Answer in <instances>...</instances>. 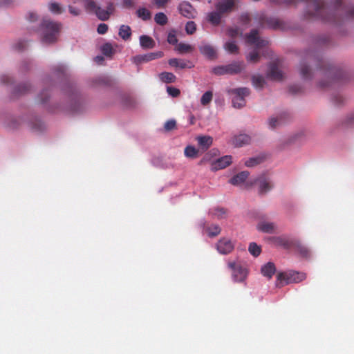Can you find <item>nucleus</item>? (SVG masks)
Masks as SVG:
<instances>
[{"instance_id": "61", "label": "nucleus", "mask_w": 354, "mask_h": 354, "mask_svg": "<svg viewBox=\"0 0 354 354\" xmlns=\"http://www.w3.org/2000/svg\"><path fill=\"white\" fill-rule=\"evenodd\" d=\"M68 10H69L70 13L72 14L74 16L79 15L80 12L79 9L75 8H74L73 6H71L68 7Z\"/></svg>"}, {"instance_id": "17", "label": "nucleus", "mask_w": 354, "mask_h": 354, "mask_svg": "<svg viewBox=\"0 0 354 354\" xmlns=\"http://www.w3.org/2000/svg\"><path fill=\"white\" fill-rule=\"evenodd\" d=\"M223 17V15H221L218 10L216 9V10L210 12L207 15V20L208 22H209L212 25L214 26H218L221 22V19Z\"/></svg>"}, {"instance_id": "11", "label": "nucleus", "mask_w": 354, "mask_h": 354, "mask_svg": "<svg viewBox=\"0 0 354 354\" xmlns=\"http://www.w3.org/2000/svg\"><path fill=\"white\" fill-rule=\"evenodd\" d=\"M295 239H291L285 235L272 238V241L275 245L282 247L284 249L292 248L295 244Z\"/></svg>"}, {"instance_id": "29", "label": "nucleus", "mask_w": 354, "mask_h": 354, "mask_svg": "<svg viewBox=\"0 0 354 354\" xmlns=\"http://www.w3.org/2000/svg\"><path fill=\"white\" fill-rule=\"evenodd\" d=\"M175 50L180 54H185L192 53L194 50V47L189 44L179 43L176 45Z\"/></svg>"}, {"instance_id": "30", "label": "nucleus", "mask_w": 354, "mask_h": 354, "mask_svg": "<svg viewBox=\"0 0 354 354\" xmlns=\"http://www.w3.org/2000/svg\"><path fill=\"white\" fill-rule=\"evenodd\" d=\"M159 77L162 82L173 83L176 82V77L172 73L162 72L159 74Z\"/></svg>"}, {"instance_id": "58", "label": "nucleus", "mask_w": 354, "mask_h": 354, "mask_svg": "<svg viewBox=\"0 0 354 354\" xmlns=\"http://www.w3.org/2000/svg\"><path fill=\"white\" fill-rule=\"evenodd\" d=\"M135 5L133 0H123L122 1V6L124 8H133Z\"/></svg>"}, {"instance_id": "18", "label": "nucleus", "mask_w": 354, "mask_h": 354, "mask_svg": "<svg viewBox=\"0 0 354 354\" xmlns=\"http://www.w3.org/2000/svg\"><path fill=\"white\" fill-rule=\"evenodd\" d=\"M226 73L230 75H235L241 72L244 68V64L241 62H233L226 65Z\"/></svg>"}, {"instance_id": "33", "label": "nucleus", "mask_w": 354, "mask_h": 354, "mask_svg": "<svg viewBox=\"0 0 354 354\" xmlns=\"http://www.w3.org/2000/svg\"><path fill=\"white\" fill-rule=\"evenodd\" d=\"M137 15L144 21L150 19L151 17V12L145 8H139L137 10Z\"/></svg>"}, {"instance_id": "13", "label": "nucleus", "mask_w": 354, "mask_h": 354, "mask_svg": "<svg viewBox=\"0 0 354 354\" xmlns=\"http://www.w3.org/2000/svg\"><path fill=\"white\" fill-rule=\"evenodd\" d=\"M180 13L186 18L193 19L196 15L194 7L187 1H183L178 6Z\"/></svg>"}, {"instance_id": "59", "label": "nucleus", "mask_w": 354, "mask_h": 354, "mask_svg": "<svg viewBox=\"0 0 354 354\" xmlns=\"http://www.w3.org/2000/svg\"><path fill=\"white\" fill-rule=\"evenodd\" d=\"M278 123H279L278 120L274 118H272L269 120V126L272 129L275 128L278 125Z\"/></svg>"}, {"instance_id": "56", "label": "nucleus", "mask_w": 354, "mask_h": 354, "mask_svg": "<svg viewBox=\"0 0 354 354\" xmlns=\"http://www.w3.org/2000/svg\"><path fill=\"white\" fill-rule=\"evenodd\" d=\"M54 73L57 75H59V74L65 75L66 68L64 66H62V65L57 66L54 68Z\"/></svg>"}, {"instance_id": "42", "label": "nucleus", "mask_w": 354, "mask_h": 354, "mask_svg": "<svg viewBox=\"0 0 354 354\" xmlns=\"http://www.w3.org/2000/svg\"><path fill=\"white\" fill-rule=\"evenodd\" d=\"M210 214L213 216L218 219H221L225 217L226 212L223 208H216L214 209H212Z\"/></svg>"}, {"instance_id": "44", "label": "nucleus", "mask_w": 354, "mask_h": 354, "mask_svg": "<svg viewBox=\"0 0 354 354\" xmlns=\"http://www.w3.org/2000/svg\"><path fill=\"white\" fill-rule=\"evenodd\" d=\"M207 232L209 236L214 237L220 234L221 228L218 225H214L207 228Z\"/></svg>"}, {"instance_id": "23", "label": "nucleus", "mask_w": 354, "mask_h": 354, "mask_svg": "<svg viewBox=\"0 0 354 354\" xmlns=\"http://www.w3.org/2000/svg\"><path fill=\"white\" fill-rule=\"evenodd\" d=\"M249 174V172L247 171H241L232 178L230 180V183L234 185H239L243 183L248 178Z\"/></svg>"}, {"instance_id": "26", "label": "nucleus", "mask_w": 354, "mask_h": 354, "mask_svg": "<svg viewBox=\"0 0 354 354\" xmlns=\"http://www.w3.org/2000/svg\"><path fill=\"white\" fill-rule=\"evenodd\" d=\"M257 229L265 233H272L274 231L275 225L273 223L260 222L257 225Z\"/></svg>"}, {"instance_id": "5", "label": "nucleus", "mask_w": 354, "mask_h": 354, "mask_svg": "<svg viewBox=\"0 0 354 354\" xmlns=\"http://www.w3.org/2000/svg\"><path fill=\"white\" fill-rule=\"evenodd\" d=\"M230 93L235 95L232 99L234 107L241 109L245 106V97L250 95V91L248 88L243 87L232 89Z\"/></svg>"}, {"instance_id": "10", "label": "nucleus", "mask_w": 354, "mask_h": 354, "mask_svg": "<svg viewBox=\"0 0 354 354\" xmlns=\"http://www.w3.org/2000/svg\"><path fill=\"white\" fill-rule=\"evenodd\" d=\"M236 0H220L215 4V8L223 16L231 12L236 7Z\"/></svg>"}, {"instance_id": "14", "label": "nucleus", "mask_w": 354, "mask_h": 354, "mask_svg": "<svg viewBox=\"0 0 354 354\" xmlns=\"http://www.w3.org/2000/svg\"><path fill=\"white\" fill-rule=\"evenodd\" d=\"M232 162V156H225L221 157L216 160L214 161L212 163L211 169L213 171H216L219 169H222L227 167Z\"/></svg>"}, {"instance_id": "19", "label": "nucleus", "mask_w": 354, "mask_h": 354, "mask_svg": "<svg viewBox=\"0 0 354 354\" xmlns=\"http://www.w3.org/2000/svg\"><path fill=\"white\" fill-rule=\"evenodd\" d=\"M200 52L207 57L209 59H214L216 58V52L213 46L205 44L204 46H200L199 48Z\"/></svg>"}, {"instance_id": "7", "label": "nucleus", "mask_w": 354, "mask_h": 354, "mask_svg": "<svg viewBox=\"0 0 354 354\" xmlns=\"http://www.w3.org/2000/svg\"><path fill=\"white\" fill-rule=\"evenodd\" d=\"M163 52L160 50L151 52L144 55H136L132 57V62L136 65H140L143 63H147L161 58L163 57Z\"/></svg>"}, {"instance_id": "37", "label": "nucleus", "mask_w": 354, "mask_h": 354, "mask_svg": "<svg viewBox=\"0 0 354 354\" xmlns=\"http://www.w3.org/2000/svg\"><path fill=\"white\" fill-rule=\"evenodd\" d=\"M198 151L193 146H187L185 149V156L187 158H194L197 156Z\"/></svg>"}, {"instance_id": "43", "label": "nucleus", "mask_w": 354, "mask_h": 354, "mask_svg": "<svg viewBox=\"0 0 354 354\" xmlns=\"http://www.w3.org/2000/svg\"><path fill=\"white\" fill-rule=\"evenodd\" d=\"M330 40L326 36L319 37L315 42V44L318 47L328 46L329 45Z\"/></svg>"}, {"instance_id": "63", "label": "nucleus", "mask_w": 354, "mask_h": 354, "mask_svg": "<svg viewBox=\"0 0 354 354\" xmlns=\"http://www.w3.org/2000/svg\"><path fill=\"white\" fill-rule=\"evenodd\" d=\"M1 81L6 84H8L12 82V78L6 75H2Z\"/></svg>"}, {"instance_id": "39", "label": "nucleus", "mask_w": 354, "mask_h": 354, "mask_svg": "<svg viewBox=\"0 0 354 354\" xmlns=\"http://www.w3.org/2000/svg\"><path fill=\"white\" fill-rule=\"evenodd\" d=\"M248 250L250 253L254 257H258L261 252V247L254 242L250 243Z\"/></svg>"}, {"instance_id": "32", "label": "nucleus", "mask_w": 354, "mask_h": 354, "mask_svg": "<svg viewBox=\"0 0 354 354\" xmlns=\"http://www.w3.org/2000/svg\"><path fill=\"white\" fill-rule=\"evenodd\" d=\"M156 23L160 26H165L168 22V18L163 12H158L154 17Z\"/></svg>"}, {"instance_id": "50", "label": "nucleus", "mask_w": 354, "mask_h": 354, "mask_svg": "<svg viewBox=\"0 0 354 354\" xmlns=\"http://www.w3.org/2000/svg\"><path fill=\"white\" fill-rule=\"evenodd\" d=\"M176 122L174 120H169L167 121L164 125V128L165 131H169L174 129H176Z\"/></svg>"}, {"instance_id": "35", "label": "nucleus", "mask_w": 354, "mask_h": 354, "mask_svg": "<svg viewBox=\"0 0 354 354\" xmlns=\"http://www.w3.org/2000/svg\"><path fill=\"white\" fill-rule=\"evenodd\" d=\"M102 53L106 57H111L114 54V49L110 43L104 44L101 48Z\"/></svg>"}, {"instance_id": "28", "label": "nucleus", "mask_w": 354, "mask_h": 354, "mask_svg": "<svg viewBox=\"0 0 354 354\" xmlns=\"http://www.w3.org/2000/svg\"><path fill=\"white\" fill-rule=\"evenodd\" d=\"M118 35L124 40H128L131 36V29L129 26L122 25L119 29Z\"/></svg>"}, {"instance_id": "55", "label": "nucleus", "mask_w": 354, "mask_h": 354, "mask_svg": "<svg viewBox=\"0 0 354 354\" xmlns=\"http://www.w3.org/2000/svg\"><path fill=\"white\" fill-rule=\"evenodd\" d=\"M289 91L292 94H297L301 91V87L297 84L292 85L289 87Z\"/></svg>"}, {"instance_id": "2", "label": "nucleus", "mask_w": 354, "mask_h": 354, "mask_svg": "<svg viewBox=\"0 0 354 354\" xmlns=\"http://www.w3.org/2000/svg\"><path fill=\"white\" fill-rule=\"evenodd\" d=\"M62 25L50 19H44L41 24L43 31L42 41L46 44H52L57 39Z\"/></svg>"}, {"instance_id": "21", "label": "nucleus", "mask_w": 354, "mask_h": 354, "mask_svg": "<svg viewBox=\"0 0 354 354\" xmlns=\"http://www.w3.org/2000/svg\"><path fill=\"white\" fill-rule=\"evenodd\" d=\"M140 44L144 49H151L156 46L155 41L147 35H141L140 37Z\"/></svg>"}, {"instance_id": "15", "label": "nucleus", "mask_w": 354, "mask_h": 354, "mask_svg": "<svg viewBox=\"0 0 354 354\" xmlns=\"http://www.w3.org/2000/svg\"><path fill=\"white\" fill-rule=\"evenodd\" d=\"M268 77L273 80H281L283 79V74L276 63L270 64Z\"/></svg>"}, {"instance_id": "60", "label": "nucleus", "mask_w": 354, "mask_h": 354, "mask_svg": "<svg viewBox=\"0 0 354 354\" xmlns=\"http://www.w3.org/2000/svg\"><path fill=\"white\" fill-rule=\"evenodd\" d=\"M106 11L109 12V15L110 16L113 12L114 11V5L112 2H109L106 6Z\"/></svg>"}, {"instance_id": "22", "label": "nucleus", "mask_w": 354, "mask_h": 354, "mask_svg": "<svg viewBox=\"0 0 354 354\" xmlns=\"http://www.w3.org/2000/svg\"><path fill=\"white\" fill-rule=\"evenodd\" d=\"M196 140L203 150H207L212 145L213 141L212 138L209 136H198Z\"/></svg>"}, {"instance_id": "27", "label": "nucleus", "mask_w": 354, "mask_h": 354, "mask_svg": "<svg viewBox=\"0 0 354 354\" xmlns=\"http://www.w3.org/2000/svg\"><path fill=\"white\" fill-rule=\"evenodd\" d=\"M258 181L259 183V193L261 194L267 193L272 187L270 182L263 177L259 178Z\"/></svg>"}, {"instance_id": "1", "label": "nucleus", "mask_w": 354, "mask_h": 354, "mask_svg": "<svg viewBox=\"0 0 354 354\" xmlns=\"http://www.w3.org/2000/svg\"><path fill=\"white\" fill-rule=\"evenodd\" d=\"M310 64L315 66L316 70L320 71L324 75L330 77L334 80H346L348 78V73L342 68L332 65L319 57L315 51L307 50L300 62L299 71L304 80H310L313 78L314 71Z\"/></svg>"}, {"instance_id": "57", "label": "nucleus", "mask_w": 354, "mask_h": 354, "mask_svg": "<svg viewBox=\"0 0 354 354\" xmlns=\"http://www.w3.org/2000/svg\"><path fill=\"white\" fill-rule=\"evenodd\" d=\"M170 0H155L154 3L156 6L158 8H161L165 6V5Z\"/></svg>"}, {"instance_id": "41", "label": "nucleus", "mask_w": 354, "mask_h": 354, "mask_svg": "<svg viewBox=\"0 0 354 354\" xmlns=\"http://www.w3.org/2000/svg\"><path fill=\"white\" fill-rule=\"evenodd\" d=\"M48 9L51 12L54 14H61L64 11L63 8L60 6V5L55 2L49 3Z\"/></svg>"}, {"instance_id": "49", "label": "nucleus", "mask_w": 354, "mask_h": 354, "mask_svg": "<svg viewBox=\"0 0 354 354\" xmlns=\"http://www.w3.org/2000/svg\"><path fill=\"white\" fill-rule=\"evenodd\" d=\"M167 91L168 94L173 97H176L180 94V91L178 88L172 86H168L167 88Z\"/></svg>"}, {"instance_id": "62", "label": "nucleus", "mask_w": 354, "mask_h": 354, "mask_svg": "<svg viewBox=\"0 0 354 354\" xmlns=\"http://www.w3.org/2000/svg\"><path fill=\"white\" fill-rule=\"evenodd\" d=\"M241 19L242 22L245 24H248L250 21V17L248 14H243L241 16Z\"/></svg>"}, {"instance_id": "6", "label": "nucleus", "mask_w": 354, "mask_h": 354, "mask_svg": "<svg viewBox=\"0 0 354 354\" xmlns=\"http://www.w3.org/2000/svg\"><path fill=\"white\" fill-rule=\"evenodd\" d=\"M85 8L89 12H93L97 17L102 21H106L110 16L105 9L101 8L93 0H85Z\"/></svg>"}, {"instance_id": "38", "label": "nucleus", "mask_w": 354, "mask_h": 354, "mask_svg": "<svg viewBox=\"0 0 354 354\" xmlns=\"http://www.w3.org/2000/svg\"><path fill=\"white\" fill-rule=\"evenodd\" d=\"M50 97L49 89H43L37 96V100L41 104L46 103Z\"/></svg>"}, {"instance_id": "51", "label": "nucleus", "mask_w": 354, "mask_h": 354, "mask_svg": "<svg viewBox=\"0 0 354 354\" xmlns=\"http://www.w3.org/2000/svg\"><path fill=\"white\" fill-rule=\"evenodd\" d=\"M259 58H260L259 54L258 53V52H257L255 50L250 53L247 57V59L249 62H253V63L257 62L259 61Z\"/></svg>"}, {"instance_id": "47", "label": "nucleus", "mask_w": 354, "mask_h": 354, "mask_svg": "<svg viewBox=\"0 0 354 354\" xmlns=\"http://www.w3.org/2000/svg\"><path fill=\"white\" fill-rule=\"evenodd\" d=\"M212 72L217 75H222L227 74L225 66H219L212 68Z\"/></svg>"}, {"instance_id": "34", "label": "nucleus", "mask_w": 354, "mask_h": 354, "mask_svg": "<svg viewBox=\"0 0 354 354\" xmlns=\"http://www.w3.org/2000/svg\"><path fill=\"white\" fill-rule=\"evenodd\" d=\"M30 86L28 83H24L17 86L15 88V93L18 95H22L28 93L30 91Z\"/></svg>"}, {"instance_id": "16", "label": "nucleus", "mask_w": 354, "mask_h": 354, "mask_svg": "<svg viewBox=\"0 0 354 354\" xmlns=\"http://www.w3.org/2000/svg\"><path fill=\"white\" fill-rule=\"evenodd\" d=\"M168 64H169V66H171L172 67L180 68H191L192 67L194 66L191 62L185 61L184 59H178V58H171V59H169Z\"/></svg>"}, {"instance_id": "64", "label": "nucleus", "mask_w": 354, "mask_h": 354, "mask_svg": "<svg viewBox=\"0 0 354 354\" xmlns=\"http://www.w3.org/2000/svg\"><path fill=\"white\" fill-rule=\"evenodd\" d=\"M35 131H41L44 129V125L41 122H39L38 124H35L32 127Z\"/></svg>"}, {"instance_id": "4", "label": "nucleus", "mask_w": 354, "mask_h": 354, "mask_svg": "<svg viewBox=\"0 0 354 354\" xmlns=\"http://www.w3.org/2000/svg\"><path fill=\"white\" fill-rule=\"evenodd\" d=\"M255 21L262 28H268L272 29L283 28V23L281 21L274 17H268L264 13H259L254 17Z\"/></svg>"}, {"instance_id": "12", "label": "nucleus", "mask_w": 354, "mask_h": 354, "mask_svg": "<svg viewBox=\"0 0 354 354\" xmlns=\"http://www.w3.org/2000/svg\"><path fill=\"white\" fill-rule=\"evenodd\" d=\"M234 243L226 238L221 239L216 244L217 250L222 254L230 253L234 250Z\"/></svg>"}, {"instance_id": "20", "label": "nucleus", "mask_w": 354, "mask_h": 354, "mask_svg": "<svg viewBox=\"0 0 354 354\" xmlns=\"http://www.w3.org/2000/svg\"><path fill=\"white\" fill-rule=\"evenodd\" d=\"M251 138L248 135L240 134L234 136L232 139V144L237 147H243L245 145H248L250 142Z\"/></svg>"}, {"instance_id": "48", "label": "nucleus", "mask_w": 354, "mask_h": 354, "mask_svg": "<svg viewBox=\"0 0 354 354\" xmlns=\"http://www.w3.org/2000/svg\"><path fill=\"white\" fill-rule=\"evenodd\" d=\"M271 2L278 5H283L288 6L295 4L297 3V0H271Z\"/></svg>"}, {"instance_id": "46", "label": "nucleus", "mask_w": 354, "mask_h": 354, "mask_svg": "<svg viewBox=\"0 0 354 354\" xmlns=\"http://www.w3.org/2000/svg\"><path fill=\"white\" fill-rule=\"evenodd\" d=\"M262 159L259 157L251 158L245 162L246 167H250L257 165L261 162Z\"/></svg>"}, {"instance_id": "25", "label": "nucleus", "mask_w": 354, "mask_h": 354, "mask_svg": "<svg viewBox=\"0 0 354 354\" xmlns=\"http://www.w3.org/2000/svg\"><path fill=\"white\" fill-rule=\"evenodd\" d=\"M261 271L263 276L268 279H271L276 271V268L273 263L268 262L262 266Z\"/></svg>"}, {"instance_id": "9", "label": "nucleus", "mask_w": 354, "mask_h": 354, "mask_svg": "<svg viewBox=\"0 0 354 354\" xmlns=\"http://www.w3.org/2000/svg\"><path fill=\"white\" fill-rule=\"evenodd\" d=\"M228 267L232 272V277L234 281H243L247 275L245 269L243 268L240 265L236 262H229Z\"/></svg>"}, {"instance_id": "52", "label": "nucleus", "mask_w": 354, "mask_h": 354, "mask_svg": "<svg viewBox=\"0 0 354 354\" xmlns=\"http://www.w3.org/2000/svg\"><path fill=\"white\" fill-rule=\"evenodd\" d=\"M167 41L169 44L175 45L178 43V39L176 36L175 32H169L167 36Z\"/></svg>"}, {"instance_id": "45", "label": "nucleus", "mask_w": 354, "mask_h": 354, "mask_svg": "<svg viewBox=\"0 0 354 354\" xmlns=\"http://www.w3.org/2000/svg\"><path fill=\"white\" fill-rule=\"evenodd\" d=\"M196 30V25L194 21H189L185 25V30L188 35H192Z\"/></svg>"}, {"instance_id": "8", "label": "nucleus", "mask_w": 354, "mask_h": 354, "mask_svg": "<svg viewBox=\"0 0 354 354\" xmlns=\"http://www.w3.org/2000/svg\"><path fill=\"white\" fill-rule=\"evenodd\" d=\"M246 41L250 45H253L256 48H261L268 44V41L261 38L259 32L256 29H253L246 37Z\"/></svg>"}, {"instance_id": "24", "label": "nucleus", "mask_w": 354, "mask_h": 354, "mask_svg": "<svg viewBox=\"0 0 354 354\" xmlns=\"http://www.w3.org/2000/svg\"><path fill=\"white\" fill-rule=\"evenodd\" d=\"M292 248H295L303 257L308 258L310 256V251L309 249L298 240L295 241V244Z\"/></svg>"}, {"instance_id": "53", "label": "nucleus", "mask_w": 354, "mask_h": 354, "mask_svg": "<svg viewBox=\"0 0 354 354\" xmlns=\"http://www.w3.org/2000/svg\"><path fill=\"white\" fill-rule=\"evenodd\" d=\"M26 46L27 44L25 41L20 40L17 44H15L14 48L16 50L21 51L26 48Z\"/></svg>"}, {"instance_id": "36", "label": "nucleus", "mask_w": 354, "mask_h": 354, "mask_svg": "<svg viewBox=\"0 0 354 354\" xmlns=\"http://www.w3.org/2000/svg\"><path fill=\"white\" fill-rule=\"evenodd\" d=\"M224 48L228 53L232 54L237 53L239 51V48L234 41L226 42Z\"/></svg>"}, {"instance_id": "31", "label": "nucleus", "mask_w": 354, "mask_h": 354, "mask_svg": "<svg viewBox=\"0 0 354 354\" xmlns=\"http://www.w3.org/2000/svg\"><path fill=\"white\" fill-rule=\"evenodd\" d=\"M252 82V85L257 89H261L266 84V81L261 75H253Z\"/></svg>"}, {"instance_id": "40", "label": "nucleus", "mask_w": 354, "mask_h": 354, "mask_svg": "<svg viewBox=\"0 0 354 354\" xmlns=\"http://www.w3.org/2000/svg\"><path fill=\"white\" fill-rule=\"evenodd\" d=\"M213 93L212 91H206L201 98V103L203 106L209 104L212 100Z\"/></svg>"}, {"instance_id": "54", "label": "nucleus", "mask_w": 354, "mask_h": 354, "mask_svg": "<svg viewBox=\"0 0 354 354\" xmlns=\"http://www.w3.org/2000/svg\"><path fill=\"white\" fill-rule=\"evenodd\" d=\"M108 26L106 24H100L97 26V31L100 35L105 34L108 30Z\"/></svg>"}, {"instance_id": "3", "label": "nucleus", "mask_w": 354, "mask_h": 354, "mask_svg": "<svg viewBox=\"0 0 354 354\" xmlns=\"http://www.w3.org/2000/svg\"><path fill=\"white\" fill-rule=\"evenodd\" d=\"M306 279V274L295 271L281 272L277 275V286L282 287L284 285L299 283Z\"/></svg>"}]
</instances>
